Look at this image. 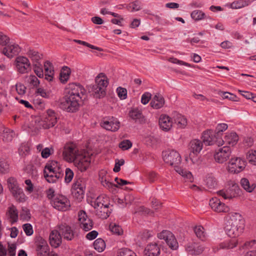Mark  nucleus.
Returning a JSON list of instances; mask_svg holds the SVG:
<instances>
[{
    "mask_svg": "<svg viewBox=\"0 0 256 256\" xmlns=\"http://www.w3.org/2000/svg\"><path fill=\"white\" fill-rule=\"evenodd\" d=\"M128 115L130 117L134 120L136 122L142 123L144 120L142 112L137 108H132L130 110Z\"/></svg>",
    "mask_w": 256,
    "mask_h": 256,
    "instance_id": "nucleus-30",
    "label": "nucleus"
},
{
    "mask_svg": "<svg viewBox=\"0 0 256 256\" xmlns=\"http://www.w3.org/2000/svg\"><path fill=\"white\" fill-rule=\"evenodd\" d=\"M33 70L39 78H41L44 76V72L40 63L32 64Z\"/></svg>",
    "mask_w": 256,
    "mask_h": 256,
    "instance_id": "nucleus-42",
    "label": "nucleus"
},
{
    "mask_svg": "<svg viewBox=\"0 0 256 256\" xmlns=\"http://www.w3.org/2000/svg\"><path fill=\"white\" fill-rule=\"evenodd\" d=\"M186 252L191 255H198L204 250V248L196 242H190L185 246Z\"/></svg>",
    "mask_w": 256,
    "mask_h": 256,
    "instance_id": "nucleus-23",
    "label": "nucleus"
},
{
    "mask_svg": "<svg viewBox=\"0 0 256 256\" xmlns=\"http://www.w3.org/2000/svg\"><path fill=\"white\" fill-rule=\"evenodd\" d=\"M70 70L68 67H64L60 73V80L63 82H66L70 78Z\"/></svg>",
    "mask_w": 256,
    "mask_h": 256,
    "instance_id": "nucleus-40",
    "label": "nucleus"
},
{
    "mask_svg": "<svg viewBox=\"0 0 256 256\" xmlns=\"http://www.w3.org/2000/svg\"><path fill=\"white\" fill-rule=\"evenodd\" d=\"M203 148V143L202 140L198 139L192 140L189 144L190 154L189 157L192 162L198 164V160L197 156L200 153Z\"/></svg>",
    "mask_w": 256,
    "mask_h": 256,
    "instance_id": "nucleus-8",
    "label": "nucleus"
},
{
    "mask_svg": "<svg viewBox=\"0 0 256 256\" xmlns=\"http://www.w3.org/2000/svg\"><path fill=\"white\" fill-rule=\"evenodd\" d=\"M44 176L46 181L50 183L56 182L59 178H62L63 173L61 172H51L47 169L44 170Z\"/></svg>",
    "mask_w": 256,
    "mask_h": 256,
    "instance_id": "nucleus-24",
    "label": "nucleus"
},
{
    "mask_svg": "<svg viewBox=\"0 0 256 256\" xmlns=\"http://www.w3.org/2000/svg\"><path fill=\"white\" fill-rule=\"evenodd\" d=\"M118 97L121 100H125L127 98V90L125 88L118 87L116 90Z\"/></svg>",
    "mask_w": 256,
    "mask_h": 256,
    "instance_id": "nucleus-55",
    "label": "nucleus"
},
{
    "mask_svg": "<svg viewBox=\"0 0 256 256\" xmlns=\"http://www.w3.org/2000/svg\"><path fill=\"white\" fill-rule=\"evenodd\" d=\"M206 186L209 189L214 188L217 185V182L215 178L212 176H208L207 178L206 179Z\"/></svg>",
    "mask_w": 256,
    "mask_h": 256,
    "instance_id": "nucleus-51",
    "label": "nucleus"
},
{
    "mask_svg": "<svg viewBox=\"0 0 256 256\" xmlns=\"http://www.w3.org/2000/svg\"><path fill=\"white\" fill-rule=\"evenodd\" d=\"M15 62L17 72L21 74H26L32 70V64L29 60L25 56H18Z\"/></svg>",
    "mask_w": 256,
    "mask_h": 256,
    "instance_id": "nucleus-10",
    "label": "nucleus"
},
{
    "mask_svg": "<svg viewBox=\"0 0 256 256\" xmlns=\"http://www.w3.org/2000/svg\"><path fill=\"white\" fill-rule=\"evenodd\" d=\"M78 222L80 227L85 231H88L93 227V222L89 218L85 212L80 210L78 214Z\"/></svg>",
    "mask_w": 256,
    "mask_h": 256,
    "instance_id": "nucleus-17",
    "label": "nucleus"
},
{
    "mask_svg": "<svg viewBox=\"0 0 256 256\" xmlns=\"http://www.w3.org/2000/svg\"><path fill=\"white\" fill-rule=\"evenodd\" d=\"M58 116L55 112L52 110H46L44 120L40 122V125L44 129H48L55 126L57 122Z\"/></svg>",
    "mask_w": 256,
    "mask_h": 256,
    "instance_id": "nucleus-15",
    "label": "nucleus"
},
{
    "mask_svg": "<svg viewBox=\"0 0 256 256\" xmlns=\"http://www.w3.org/2000/svg\"><path fill=\"white\" fill-rule=\"evenodd\" d=\"M108 206H100L98 208H94L96 210V215L102 219H106L111 213V211L109 210Z\"/></svg>",
    "mask_w": 256,
    "mask_h": 256,
    "instance_id": "nucleus-32",
    "label": "nucleus"
},
{
    "mask_svg": "<svg viewBox=\"0 0 256 256\" xmlns=\"http://www.w3.org/2000/svg\"><path fill=\"white\" fill-rule=\"evenodd\" d=\"M238 244V239L234 238L228 240H226L220 243L218 246L212 247V251L216 253L220 250H232L236 247Z\"/></svg>",
    "mask_w": 256,
    "mask_h": 256,
    "instance_id": "nucleus-18",
    "label": "nucleus"
},
{
    "mask_svg": "<svg viewBox=\"0 0 256 256\" xmlns=\"http://www.w3.org/2000/svg\"><path fill=\"white\" fill-rule=\"evenodd\" d=\"M21 48L17 44H8L2 50V52L8 58H12L18 55L20 52Z\"/></svg>",
    "mask_w": 256,
    "mask_h": 256,
    "instance_id": "nucleus-21",
    "label": "nucleus"
},
{
    "mask_svg": "<svg viewBox=\"0 0 256 256\" xmlns=\"http://www.w3.org/2000/svg\"><path fill=\"white\" fill-rule=\"evenodd\" d=\"M100 126L106 130L116 132L120 128V122L113 116L105 118L101 121Z\"/></svg>",
    "mask_w": 256,
    "mask_h": 256,
    "instance_id": "nucleus-16",
    "label": "nucleus"
},
{
    "mask_svg": "<svg viewBox=\"0 0 256 256\" xmlns=\"http://www.w3.org/2000/svg\"><path fill=\"white\" fill-rule=\"evenodd\" d=\"M246 158L250 163L256 166V150H249L246 154Z\"/></svg>",
    "mask_w": 256,
    "mask_h": 256,
    "instance_id": "nucleus-43",
    "label": "nucleus"
},
{
    "mask_svg": "<svg viewBox=\"0 0 256 256\" xmlns=\"http://www.w3.org/2000/svg\"><path fill=\"white\" fill-rule=\"evenodd\" d=\"M164 97L160 94H156L152 99L150 104L154 108L159 109L164 106Z\"/></svg>",
    "mask_w": 256,
    "mask_h": 256,
    "instance_id": "nucleus-28",
    "label": "nucleus"
},
{
    "mask_svg": "<svg viewBox=\"0 0 256 256\" xmlns=\"http://www.w3.org/2000/svg\"><path fill=\"white\" fill-rule=\"evenodd\" d=\"M94 246L98 252H102L106 248V244L102 239L100 238L94 242Z\"/></svg>",
    "mask_w": 256,
    "mask_h": 256,
    "instance_id": "nucleus-41",
    "label": "nucleus"
},
{
    "mask_svg": "<svg viewBox=\"0 0 256 256\" xmlns=\"http://www.w3.org/2000/svg\"><path fill=\"white\" fill-rule=\"evenodd\" d=\"M240 192V188L237 184H234L229 188L222 190L217 192L218 194L224 199H231L235 197Z\"/></svg>",
    "mask_w": 256,
    "mask_h": 256,
    "instance_id": "nucleus-20",
    "label": "nucleus"
},
{
    "mask_svg": "<svg viewBox=\"0 0 256 256\" xmlns=\"http://www.w3.org/2000/svg\"><path fill=\"white\" fill-rule=\"evenodd\" d=\"M202 138V143L206 146H212L216 144L220 146L224 144V140L219 138L216 134L214 135L212 132L210 130L204 132Z\"/></svg>",
    "mask_w": 256,
    "mask_h": 256,
    "instance_id": "nucleus-11",
    "label": "nucleus"
},
{
    "mask_svg": "<svg viewBox=\"0 0 256 256\" xmlns=\"http://www.w3.org/2000/svg\"><path fill=\"white\" fill-rule=\"evenodd\" d=\"M228 128V125L226 124H219L217 125L215 130V134L218 137L221 136L222 134V132L226 130Z\"/></svg>",
    "mask_w": 256,
    "mask_h": 256,
    "instance_id": "nucleus-44",
    "label": "nucleus"
},
{
    "mask_svg": "<svg viewBox=\"0 0 256 256\" xmlns=\"http://www.w3.org/2000/svg\"><path fill=\"white\" fill-rule=\"evenodd\" d=\"M238 140V134L234 132H232L230 133L227 134L225 137L224 142H226L228 144H231L232 146L235 145Z\"/></svg>",
    "mask_w": 256,
    "mask_h": 256,
    "instance_id": "nucleus-34",
    "label": "nucleus"
},
{
    "mask_svg": "<svg viewBox=\"0 0 256 256\" xmlns=\"http://www.w3.org/2000/svg\"><path fill=\"white\" fill-rule=\"evenodd\" d=\"M256 244V240H252L250 241L246 242L243 245L240 246V249H249L252 248V246Z\"/></svg>",
    "mask_w": 256,
    "mask_h": 256,
    "instance_id": "nucleus-62",
    "label": "nucleus"
},
{
    "mask_svg": "<svg viewBox=\"0 0 256 256\" xmlns=\"http://www.w3.org/2000/svg\"><path fill=\"white\" fill-rule=\"evenodd\" d=\"M232 150L230 146H224L219 148L215 152L214 158L215 161L218 164H223L226 162L230 158Z\"/></svg>",
    "mask_w": 256,
    "mask_h": 256,
    "instance_id": "nucleus-14",
    "label": "nucleus"
},
{
    "mask_svg": "<svg viewBox=\"0 0 256 256\" xmlns=\"http://www.w3.org/2000/svg\"><path fill=\"white\" fill-rule=\"evenodd\" d=\"M205 14L200 10H194L191 14L192 18L196 20H202Z\"/></svg>",
    "mask_w": 256,
    "mask_h": 256,
    "instance_id": "nucleus-46",
    "label": "nucleus"
},
{
    "mask_svg": "<svg viewBox=\"0 0 256 256\" xmlns=\"http://www.w3.org/2000/svg\"><path fill=\"white\" fill-rule=\"evenodd\" d=\"M108 198L101 195L98 196L92 202V206L94 208H98L102 206H109L110 204L108 202Z\"/></svg>",
    "mask_w": 256,
    "mask_h": 256,
    "instance_id": "nucleus-31",
    "label": "nucleus"
},
{
    "mask_svg": "<svg viewBox=\"0 0 256 256\" xmlns=\"http://www.w3.org/2000/svg\"><path fill=\"white\" fill-rule=\"evenodd\" d=\"M160 251V248L156 243H152L145 248L144 254L146 256H158Z\"/></svg>",
    "mask_w": 256,
    "mask_h": 256,
    "instance_id": "nucleus-26",
    "label": "nucleus"
},
{
    "mask_svg": "<svg viewBox=\"0 0 256 256\" xmlns=\"http://www.w3.org/2000/svg\"><path fill=\"white\" fill-rule=\"evenodd\" d=\"M24 232L27 236H31L33 232V229L30 224H26L22 226Z\"/></svg>",
    "mask_w": 256,
    "mask_h": 256,
    "instance_id": "nucleus-61",
    "label": "nucleus"
},
{
    "mask_svg": "<svg viewBox=\"0 0 256 256\" xmlns=\"http://www.w3.org/2000/svg\"><path fill=\"white\" fill-rule=\"evenodd\" d=\"M49 238L50 244L53 247L57 248L62 243V236L58 230H52Z\"/></svg>",
    "mask_w": 256,
    "mask_h": 256,
    "instance_id": "nucleus-27",
    "label": "nucleus"
},
{
    "mask_svg": "<svg viewBox=\"0 0 256 256\" xmlns=\"http://www.w3.org/2000/svg\"><path fill=\"white\" fill-rule=\"evenodd\" d=\"M74 42H76L78 44H82V45H84V46H88L90 48H92V49H94V50H98L100 52H101V51H102V49L99 48V47H96V46H95L93 45H92L88 43L87 42H84V41H82V40H73Z\"/></svg>",
    "mask_w": 256,
    "mask_h": 256,
    "instance_id": "nucleus-54",
    "label": "nucleus"
},
{
    "mask_svg": "<svg viewBox=\"0 0 256 256\" xmlns=\"http://www.w3.org/2000/svg\"><path fill=\"white\" fill-rule=\"evenodd\" d=\"M8 164L4 158H0V172L5 173L8 172Z\"/></svg>",
    "mask_w": 256,
    "mask_h": 256,
    "instance_id": "nucleus-57",
    "label": "nucleus"
},
{
    "mask_svg": "<svg viewBox=\"0 0 256 256\" xmlns=\"http://www.w3.org/2000/svg\"><path fill=\"white\" fill-rule=\"evenodd\" d=\"M86 178H76L72 188V194L74 198L80 202L84 198L86 188Z\"/></svg>",
    "mask_w": 256,
    "mask_h": 256,
    "instance_id": "nucleus-6",
    "label": "nucleus"
},
{
    "mask_svg": "<svg viewBox=\"0 0 256 256\" xmlns=\"http://www.w3.org/2000/svg\"><path fill=\"white\" fill-rule=\"evenodd\" d=\"M174 122L178 128H184L187 124L186 118L180 114H176L174 117Z\"/></svg>",
    "mask_w": 256,
    "mask_h": 256,
    "instance_id": "nucleus-36",
    "label": "nucleus"
},
{
    "mask_svg": "<svg viewBox=\"0 0 256 256\" xmlns=\"http://www.w3.org/2000/svg\"><path fill=\"white\" fill-rule=\"evenodd\" d=\"M29 83L34 87H37L40 84L38 78L34 75H30L28 78Z\"/></svg>",
    "mask_w": 256,
    "mask_h": 256,
    "instance_id": "nucleus-63",
    "label": "nucleus"
},
{
    "mask_svg": "<svg viewBox=\"0 0 256 256\" xmlns=\"http://www.w3.org/2000/svg\"><path fill=\"white\" fill-rule=\"evenodd\" d=\"M35 244L38 247L48 246L46 241L40 236L36 238Z\"/></svg>",
    "mask_w": 256,
    "mask_h": 256,
    "instance_id": "nucleus-58",
    "label": "nucleus"
},
{
    "mask_svg": "<svg viewBox=\"0 0 256 256\" xmlns=\"http://www.w3.org/2000/svg\"><path fill=\"white\" fill-rule=\"evenodd\" d=\"M10 38L8 36L0 32V46H4L10 43Z\"/></svg>",
    "mask_w": 256,
    "mask_h": 256,
    "instance_id": "nucleus-52",
    "label": "nucleus"
},
{
    "mask_svg": "<svg viewBox=\"0 0 256 256\" xmlns=\"http://www.w3.org/2000/svg\"><path fill=\"white\" fill-rule=\"evenodd\" d=\"M194 230L197 238L202 241L206 240V234L204 232V229L202 226H196Z\"/></svg>",
    "mask_w": 256,
    "mask_h": 256,
    "instance_id": "nucleus-38",
    "label": "nucleus"
},
{
    "mask_svg": "<svg viewBox=\"0 0 256 256\" xmlns=\"http://www.w3.org/2000/svg\"><path fill=\"white\" fill-rule=\"evenodd\" d=\"M36 250L38 256H47L48 254V246H36Z\"/></svg>",
    "mask_w": 256,
    "mask_h": 256,
    "instance_id": "nucleus-50",
    "label": "nucleus"
},
{
    "mask_svg": "<svg viewBox=\"0 0 256 256\" xmlns=\"http://www.w3.org/2000/svg\"><path fill=\"white\" fill-rule=\"evenodd\" d=\"M242 186L248 192H251L256 188V184L254 183L250 184L249 180L246 178H242L240 180Z\"/></svg>",
    "mask_w": 256,
    "mask_h": 256,
    "instance_id": "nucleus-39",
    "label": "nucleus"
},
{
    "mask_svg": "<svg viewBox=\"0 0 256 256\" xmlns=\"http://www.w3.org/2000/svg\"><path fill=\"white\" fill-rule=\"evenodd\" d=\"M109 227L110 230L114 234L118 235H120L122 234L123 231L122 228L116 224H110Z\"/></svg>",
    "mask_w": 256,
    "mask_h": 256,
    "instance_id": "nucleus-48",
    "label": "nucleus"
},
{
    "mask_svg": "<svg viewBox=\"0 0 256 256\" xmlns=\"http://www.w3.org/2000/svg\"><path fill=\"white\" fill-rule=\"evenodd\" d=\"M27 55L32 62V64H38L39 60L42 58L43 55L33 50H30L27 52Z\"/></svg>",
    "mask_w": 256,
    "mask_h": 256,
    "instance_id": "nucleus-35",
    "label": "nucleus"
},
{
    "mask_svg": "<svg viewBox=\"0 0 256 256\" xmlns=\"http://www.w3.org/2000/svg\"><path fill=\"white\" fill-rule=\"evenodd\" d=\"M158 122L160 128L164 131H168L172 127V122L168 115L162 114L159 118Z\"/></svg>",
    "mask_w": 256,
    "mask_h": 256,
    "instance_id": "nucleus-25",
    "label": "nucleus"
},
{
    "mask_svg": "<svg viewBox=\"0 0 256 256\" xmlns=\"http://www.w3.org/2000/svg\"><path fill=\"white\" fill-rule=\"evenodd\" d=\"M220 96L224 99H228L232 101H237V97L236 95L228 92H221Z\"/></svg>",
    "mask_w": 256,
    "mask_h": 256,
    "instance_id": "nucleus-56",
    "label": "nucleus"
},
{
    "mask_svg": "<svg viewBox=\"0 0 256 256\" xmlns=\"http://www.w3.org/2000/svg\"><path fill=\"white\" fill-rule=\"evenodd\" d=\"M44 68L45 71V74H54V67L52 64L49 62L46 61L44 64Z\"/></svg>",
    "mask_w": 256,
    "mask_h": 256,
    "instance_id": "nucleus-53",
    "label": "nucleus"
},
{
    "mask_svg": "<svg viewBox=\"0 0 256 256\" xmlns=\"http://www.w3.org/2000/svg\"><path fill=\"white\" fill-rule=\"evenodd\" d=\"M248 4V2L246 1L238 0L232 2L230 6L232 8L238 9L247 6Z\"/></svg>",
    "mask_w": 256,
    "mask_h": 256,
    "instance_id": "nucleus-45",
    "label": "nucleus"
},
{
    "mask_svg": "<svg viewBox=\"0 0 256 256\" xmlns=\"http://www.w3.org/2000/svg\"><path fill=\"white\" fill-rule=\"evenodd\" d=\"M68 94L60 101V108L68 112H74L78 108L80 100H84L86 98V91L80 84H70Z\"/></svg>",
    "mask_w": 256,
    "mask_h": 256,
    "instance_id": "nucleus-1",
    "label": "nucleus"
},
{
    "mask_svg": "<svg viewBox=\"0 0 256 256\" xmlns=\"http://www.w3.org/2000/svg\"><path fill=\"white\" fill-rule=\"evenodd\" d=\"M65 173V181L66 182L69 183L72 181L74 177V172L70 168H66V169Z\"/></svg>",
    "mask_w": 256,
    "mask_h": 256,
    "instance_id": "nucleus-60",
    "label": "nucleus"
},
{
    "mask_svg": "<svg viewBox=\"0 0 256 256\" xmlns=\"http://www.w3.org/2000/svg\"><path fill=\"white\" fill-rule=\"evenodd\" d=\"M44 168L47 169L48 171L53 172H62L60 166L55 160L49 161L46 165Z\"/></svg>",
    "mask_w": 256,
    "mask_h": 256,
    "instance_id": "nucleus-33",
    "label": "nucleus"
},
{
    "mask_svg": "<svg viewBox=\"0 0 256 256\" xmlns=\"http://www.w3.org/2000/svg\"><path fill=\"white\" fill-rule=\"evenodd\" d=\"M158 237L160 239L164 240L171 249L173 250L178 249V242L174 236L170 231L164 230L158 234Z\"/></svg>",
    "mask_w": 256,
    "mask_h": 256,
    "instance_id": "nucleus-13",
    "label": "nucleus"
},
{
    "mask_svg": "<svg viewBox=\"0 0 256 256\" xmlns=\"http://www.w3.org/2000/svg\"><path fill=\"white\" fill-rule=\"evenodd\" d=\"M209 204L212 209L217 212H228L230 210L228 206L222 202L217 198H213L210 199Z\"/></svg>",
    "mask_w": 256,
    "mask_h": 256,
    "instance_id": "nucleus-19",
    "label": "nucleus"
},
{
    "mask_svg": "<svg viewBox=\"0 0 256 256\" xmlns=\"http://www.w3.org/2000/svg\"><path fill=\"white\" fill-rule=\"evenodd\" d=\"M63 158L68 162H73L75 166L81 172L86 170L90 163V158L89 156L80 152L73 144L65 145L62 152Z\"/></svg>",
    "mask_w": 256,
    "mask_h": 256,
    "instance_id": "nucleus-2",
    "label": "nucleus"
},
{
    "mask_svg": "<svg viewBox=\"0 0 256 256\" xmlns=\"http://www.w3.org/2000/svg\"><path fill=\"white\" fill-rule=\"evenodd\" d=\"M50 202L54 208L60 211H66L70 206V200L62 194H57Z\"/></svg>",
    "mask_w": 256,
    "mask_h": 256,
    "instance_id": "nucleus-9",
    "label": "nucleus"
},
{
    "mask_svg": "<svg viewBox=\"0 0 256 256\" xmlns=\"http://www.w3.org/2000/svg\"><path fill=\"white\" fill-rule=\"evenodd\" d=\"M7 184L9 190L16 200L20 202H24L26 200V196L22 190L20 188L18 182L14 177H10L7 180Z\"/></svg>",
    "mask_w": 256,
    "mask_h": 256,
    "instance_id": "nucleus-7",
    "label": "nucleus"
},
{
    "mask_svg": "<svg viewBox=\"0 0 256 256\" xmlns=\"http://www.w3.org/2000/svg\"><path fill=\"white\" fill-rule=\"evenodd\" d=\"M16 90L20 95H23L26 93V87L22 84L18 83L16 86Z\"/></svg>",
    "mask_w": 256,
    "mask_h": 256,
    "instance_id": "nucleus-64",
    "label": "nucleus"
},
{
    "mask_svg": "<svg viewBox=\"0 0 256 256\" xmlns=\"http://www.w3.org/2000/svg\"><path fill=\"white\" fill-rule=\"evenodd\" d=\"M132 146V143L129 140H124L119 144V147L122 150H127Z\"/></svg>",
    "mask_w": 256,
    "mask_h": 256,
    "instance_id": "nucleus-59",
    "label": "nucleus"
},
{
    "mask_svg": "<svg viewBox=\"0 0 256 256\" xmlns=\"http://www.w3.org/2000/svg\"><path fill=\"white\" fill-rule=\"evenodd\" d=\"M58 230L61 236L68 240H70L74 238V232L71 228L66 224L60 225Z\"/></svg>",
    "mask_w": 256,
    "mask_h": 256,
    "instance_id": "nucleus-22",
    "label": "nucleus"
},
{
    "mask_svg": "<svg viewBox=\"0 0 256 256\" xmlns=\"http://www.w3.org/2000/svg\"><path fill=\"white\" fill-rule=\"evenodd\" d=\"M117 256H137L136 254L128 248H122L118 252Z\"/></svg>",
    "mask_w": 256,
    "mask_h": 256,
    "instance_id": "nucleus-47",
    "label": "nucleus"
},
{
    "mask_svg": "<svg viewBox=\"0 0 256 256\" xmlns=\"http://www.w3.org/2000/svg\"><path fill=\"white\" fill-rule=\"evenodd\" d=\"M6 216L10 222L12 224H14L18 221V211L14 206L12 205L8 208Z\"/></svg>",
    "mask_w": 256,
    "mask_h": 256,
    "instance_id": "nucleus-29",
    "label": "nucleus"
},
{
    "mask_svg": "<svg viewBox=\"0 0 256 256\" xmlns=\"http://www.w3.org/2000/svg\"><path fill=\"white\" fill-rule=\"evenodd\" d=\"M164 160L174 168L175 170L184 178L190 182H192L193 178L192 173L185 169L178 166L182 158L180 154L175 150H168L162 152Z\"/></svg>",
    "mask_w": 256,
    "mask_h": 256,
    "instance_id": "nucleus-3",
    "label": "nucleus"
},
{
    "mask_svg": "<svg viewBox=\"0 0 256 256\" xmlns=\"http://www.w3.org/2000/svg\"><path fill=\"white\" fill-rule=\"evenodd\" d=\"M244 220L239 213L232 214L224 226L226 234L232 238L240 236L244 228Z\"/></svg>",
    "mask_w": 256,
    "mask_h": 256,
    "instance_id": "nucleus-4",
    "label": "nucleus"
},
{
    "mask_svg": "<svg viewBox=\"0 0 256 256\" xmlns=\"http://www.w3.org/2000/svg\"><path fill=\"white\" fill-rule=\"evenodd\" d=\"M30 147L27 144H22L18 148V153L22 156H25L28 154Z\"/></svg>",
    "mask_w": 256,
    "mask_h": 256,
    "instance_id": "nucleus-49",
    "label": "nucleus"
},
{
    "mask_svg": "<svg viewBox=\"0 0 256 256\" xmlns=\"http://www.w3.org/2000/svg\"><path fill=\"white\" fill-rule=\"evenodd\" d=\"M246 166L245 162L241 158H232L228 162L227 170L232 174H238L242 172Z\"/></svg>",
    "mask_w": 256,
    "mask_h": 256,
    "instance_id": "nucleus-12",
    "label": "nucleus"
},
{
    "mask_svg": "<svg viewBox=\"0 0 256 256\" xmlns=\"http://www.w3.org/2000/svg\"><path fill=\"white\" fill-rule=\"evenodd\" d=\"M108 84V79L102 72L100 73L95 78V84L91 88V92L96 98H102L106 94V88Z\"/></svg>",
    "mask_w": 256,
    "mask_h": 256,
    "instance_id": "nucleus-5",
    "label": "nucleus"
},
{
    "mask_svg": "<svg viewBox=\"0 0 256 256\" xmlns=\"http://www.w3.org/2000/svg\"><path fill=\"white\" fill-rule=\"evenodd\" d=\"M14 136V132L8 128H4L2 134L3 140L6 142L12 141Z\"/></svg>",
    "mask_w": 256,
    "mask_h": 256,
    "instance_id": "nucleus-37",
    "label": "nucleus"
}]
</instances>
